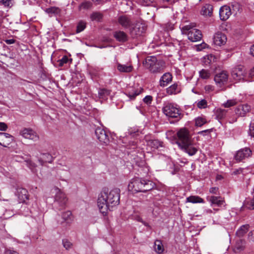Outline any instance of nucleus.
<instances>
[{"label": "nucleus", "mask_w": 254, "mask_h": 254, "mask_svg": "<svg viewBox=\"0 0 254 254\" xmlns=\"http://www.w3.org/2000/svg\"><path fill=\"white\" fill-rule=\"evenodd\" d=\"M93 2H94L96 4H99L100 3H102L103 2L107 1L108 0H92Z\"/></svg>", "instance_id": "nucleus-58"}, {"label": "nucleus", "mask_w": 254, "mask_h": 254, "mask_svg": "<svg viewBox=\"0 0 254 254\" xmlns=\"http://www.w3.org/2000/svg\"><path fill=\"white\" fill-rule=\"evenodd\" d=\"M211 131H212V129H206V130H202L201 131L199 132L198 133L201 134V133H202L203 132H210Z\"/></svg>", "instance_id": "nucleus-61"}, {"label": "nucleus", "mask_w": 254, "mask_h": 254, "mask_svg": "<svg viewBox=\"0 0 254 254\" xmlns=\"http://www.w3.org/2000/svg\"><path fill=\"white\" fill-rule=\"evenodd\" d=\"M154 249L158 254H161L164 251L163 246L160 240H156L154 243Z\"/></svg>", "instance_id": "nucleus-36"}, {"label": "nucleus", "mask_w": 254, "mask_h": 254, "mask_svg": "<svg viewBox=\"0 0 254 254\" xmlns=\"http://www.w3.org/2000/svg\"><path fill=\"white\" fill-rule=\"evenodd\" d=\"M207 123L205 119L202 117H198L195 119V125L201 127Z\"/></svg>", "instance_id": "nucleus-42"}, {"label": "nucleus", "mask_w": 254, "mask_h": 254, "mask_svg": "<svg viewBox=\"0 0 254 254\" xmlns=\"http://www.w3.org/2000/svg\"><path fill=\"white\" fill-rule=\"evenodd\" d=\"M62 217L66 223H71L73 220V216L70 211H66L62 214Z\"/></svg>", "instance_id": "nucleus-27"}, {"label": "nucleus", "mask_w": 254, "mask_h": 254, "mask_svg": "<svg viewBox=\"0 0 254 254\" xmlns=\"http://www.w3.org/2000/svg\"><path fill=\"white\" fill-rule=\"evenodd\" d=\"M102 17L103 15L99 12H93L90 15V18L92 21H99L102 19Z\"/></svg>", "instance_id": "nucleus-38"}, {"label": "nucleus", "mask_w": 254, "mask_h": 254, "mask_svg": "<svg viewBox=\"0 0 254 254\" xmlns=\"http://www.w3.org/2000/svg\"><path fill=\"white\" fill-rule=\"evenodd\" d=\"M204 89L205 91L209 92L213 90V86L211 85H206L205 86Z\"/></svg>", "instance_id": "nucleus-57"}, {"label": "nucleus", "mask_w": 254, "mask_h": 254, "mask_svg": "<svg viewBox=\"0 0 254 254\" xmlns=\"http://www.w3.org/2000/svg\"><path fill=\"white\" fill-rule=\"evenodd\" d=\"M113 36L117 41L125 43L128 40L127 35L124 31H116L113 33Z\"/></svg>", "instance_id": "nucleus-17"}, {"label": "nucleus", "mask_w": 254, "mask_h": 254, "mask_svg": "<svg viewBox=\"0 0 254 254\" xmlns=\"http://www.w3.org/2000/svg\"><path fill=\"white\" fill-rule=\"evenodd\" d=\"M250 53L254 57V44L252 45L250 48Z\"/></svg>", "instance_id": "nucleus-60"}, {"label": "nucleus", "mask_w": 254, "mask_h": 254, "mask_svg": "<svg viewBox=\"0 0 254 254\" xmlns=\"http://www.w3.org/2000/svg\"><path fill=\"white\" fill-rule=\"evenodd\" d=\"M163 142L158 139H150L147 141V145L154 149L162 146Z\"/></svg>", "instance_id": "nucleus-26"}, {"label": "nucleus", "mask_w": 254, "mask_h": 254, "mask_svg": "<svg viewBox=\"0 0 254 254\" xmlns=\"http://www.w3.org/2000/svg\"><path fill=\"white\" fill-rule=\"evenodd\" d=\"M252 154L251 150L249 148H245L237 151L235 158L237 161H241L246 157H249Z\"/></svg>", "instance_id": "nucleus-14"}, {"label": "nucleus", "mask_w": 254, "mask_h": 254, "mask_svg": "<svg viewBox=\"0 0 254 254\" xmlns=\"http://www.w3.org/2000/svg\"><path fill=\"white\" fill-rule=\"evenodd\" d=\"M249 225H243L242 226L240 229L237 232V234L239 237L243 236L245 234H246L248 231Z\"/></svg>", "instance_id": "nucleus-39"}, {"label": "nucleus", "mask_w": 254, "mask_h": 254, "mask_svg": "<svg viewBox=\"0 0 254 254\" xmlns=\"http://www.w3.org/2000/svg\"><path fill=\"white\" fill-rule=\"evenodd\" d=\"M197 106L199 108H205L207 106V101L205 99H202L197 103Z\"/></svg>", "instance_id": "nucleus-46"}, {"label": "nucleus", "mask_w": 254, "mask_h": 254, "mask_svg": "<svg viewBox=\"0 0 254 254\" xmlns=\"http://www.w3.org/2000/svg\"><path fill=\"white\" fill-rule=\"evenodd\" d=\"M140 178H133L128 185V189L129 191L133 192H140Z\"/></svg>", "instance_id": "nucleus-15"}, {"label": "nucleus", "mask_w": 254, "mask_h": 254, "mask_svg": "<svg viewBox=\"0 0 254 254\" xmlns=\"http://www.w3.org/2000/svg\"><path fill=\"white\" fill-rule=\"evenodd\" d=\"M42 157L38 160L42 166L44 165L45 163L48 162L51 163L53 160V156L49 153H43L41 154Z\"/></svg>", "instance_id": "nucleus-22"}, {"label": "nucleus", "mask_w": 254, "mask_h": 254, "mask_svg": "<svg viewBox=\"0 0 254 254\" xmlns=\"http://www.w3.org/2000/svg\"><path fill=\"white\" fill-rule=\"evenodd\" d=\"M249 76L251 78L254 77V67L250 70L249 72Z\"/></svg>", "instance_id": "nucleus-59"}, {"label": "nucleus", "mask_w": 254, "mask_h": 254, "mask_svg": "<svg viewBox=\"0 0 254 254\" xmlns=\"http://www.w3.org/2000/svg\"><path fill=\"white\" fill-rule=\"evenodd\" d=\"M143 91V89L141 87H139L137 89L132 88L131 90H128L126 95L129 98L130 100H134L135 97L141 93Z\"/></svg>", "instance_id": "nucleus-20"}, {"label": "nucleus", "mask_w": 254, "mask_h": 254, "mask_svg": "<svg viewBox=\"0 0 254 254\" xmlns=\"http://www.w3.org/2000/svg\"><path fill=\"white\" fill-rule=\"evenodd\" d=\"M172 75L169 72L165 73L162 76L160 79V85L162 87L166 86L172 81Z\"/></svg>", "instance_id": "nucleus-21"}, {"label": "nucleus", "mask_w": 254, "mask_h": 254, "mask_svg": "<svg viewBox=\"0 0 254 254\" xmlns=\"http://www.w3.org/2000/svg\"><path fill=\"white\" fill-rule=\"evenodd\" d=\"M187 202L193 203H203L204 200L198 196L191 195L187 198Z\"/></svg>", "instance_id": "nucleus-31"}, {"label": "nucleus", "mask_w": 254, "mask_h": 254, "mask_svg": "<svg viewBox=\"0 0 254 254\" xmlns=\"http://www.w3.org/2000/svg\"><path fill=\"white\" fill-rule=\"evenodd\" d=\"M7 128V126L3 122H0V130L5 131Z\"/></svg>", "instance_id": "nucleus-53"}, {"label": "nucleus", "mask_w": 254, "mask_h": 254, "mask_svg": "<svg viewBox=\"0 0 254 254\" xmlns=\"http://www.w3.org/2000/svg\"><path fill=\"white\" fill-rule=\"evenodd\" d=\"M95 133L97 139L103 144L107 145L109 142V136L107 132L101 127H97Z\"/></svg>", "instance_id": "nucleus-8"}, {"label": "nucleus", "mask_w": 254, "mask_h": 254, "mask_svg": "<svg viewBox=\"0 0 254 254\" xmlns=\"http://www.w3.org/2000/svg\"><path fill=\"white\" fill-rule=\"evenodd\" d=\"M92 6V3L90 1H84L81 3V4L79 6V8L80 9H88L90 8Z\"/></svg>", "instance_id": "nucleus-43"}, {"label": "nucleus", "mask_w": 254, "mask_h": 254, "mask_svg": "<svg viewBox=\"0 0 254 254\" xmlns=\"http://www.w3.org/2000/svg\"><path fill=\"white\" fill-rule=\"evenodd\" d=\"M228 76L227 72L223 70L215 75L214 80L218 86L221 87L227 83Z\"/></svg>", "instance_id": "nucleus-11"}, {"label": "nucleus", "mask_w": 254, "mask_h": 254, "mask_svg": "<svg viewBox=\"0 0 254 254\" xmlns=\"http://www.w3.org/2000/svg\"><path fill=\"white\" fill-rule=\"evenodd\" d=\"M0 3L5 7H11V0H1Z\"/></svg>", "instance_id": "nucleus-49"}, {"label": "nucleus", "mask_w": 254, "mask_h": 254, "mask_svg": "<svg viewBox=\"0 0 254 254\" xmlns=\"http://www.w3.org/2000/svg\"><path fill=\"white\" fill-rule=\"evenodd\" d=\"M111 90L106 88H100L98 90V97L100 99L106 100L111 94Z\"/></svg>", "instance_id": "nucleus-23"}, {"label": "nucleus", "mask_w": 254, "mask_h": 254, "mask_svg": "<svg viewBox=\"0 0 254 254\" xmlns=\"http://www.w3.org/2000/svg\"><path fill=\"white\" fill-rule=\"evenodd\" d=\"M152 101V97L151 96H149V95L146 96L143 99L144 102L147 105L151 104Z\"/></svg>", "instance_id": "nucleus-52"}, {"label": "nucleus", "mask_w": 254, "mask_h": 254, "mask_svg": "<svg viewBox=\"0 0 254 254\" xmlns=\"http://www.w3.org/2000/svg\"><path fill=\"white\" fill-rule=\"evenodd\" d=\"M216 61V58L213 55H208L204 58V63L205 65H209L211 63Z\"/></svg>", "instance_id": "nucleus-37"}, {"label": "nucleus", "mask_w": 254, "mask_h": 254, "mask_svg": "<svg viewBox=\"0 0 254 254\" xmlns=\"http://www.w3.org/2000/svg\"><path fill=\"white\" fill-rule=\"evenodd\" d=\"M252 194L253 195V198L250 200L245 201L244 203L245 207L250 210L254 209V187L252 191Z\"/></svg>", "instance_id": "nucleus-33"}, {"label": "nucleus", "mask_w": 254, "mask_h": 254, "mask_svg": "<svg viewBox=\"0 0 254 254\" xmlns=\"http://www.w3.org/2000/svg\"><path fill=\"white\" fill-rule=\"evenodd\" d=\"M231 14L230 7L227 5L222 6L219 10L220 19L223 21L227 20Z\"/></svg>", "instance_id": "nucleus-16"}, {"label": "nucleus", "mask_w": 254, "mask_h": 254, "mask_svg": "<svg viewBox=\"0 0 254 254\" xmlns=\"http://www.w3.org/2000/svg\"><path fill=\"white\" fill-rule=\"evenodd\" d=\"M56 190L58 191L55 196V204L58 205L59 210H62L66 207L68 199L59 188H56Z\"/></svg>", "instance_id": "nucleus-6"}, {"label": "nucleus", "mask_w": 254, "mask_h": 254, "mask_svg": "<svg viewBox=\"0 0 254 254\" xmlns=\"http://www.w3.org/2000/svg\"><path fill=\"white\" fill-rule=\"evenodd\" d=\"M178 85L175 83L166 89L167 93L169 95L176 94L180 92Z\"/></svg>", "instance_id": "nucleus-28"}, {"label": "nucleus", "mask_w": 254, "mask_h": 254, "mask_svg": "<svg viewBox=\"0 0 254 254\" xmlns=\"http://www.w3.org/2000/svg\"><path fill=\"white\" fill-rule=\"evenodd\" d=\"M227 110L222 109H217L215 111V115L216 118L219 120L224 119L226 115Z\"/></svg>", "instance_id": "nucleus-34"}, {"label": "nucleus", "mask_w": 254, "mask_h": 254, "mask_svg": "<svg viewBox=\"0 0 254 254\" xmlns=\"http://www.w3.org/2000/svg\"><path fill=\"white\" fill-rule=\"evenodd\" d=\"M146 27L144 24L136 23L134 26L130 29V35L132 39L141 36L145 32Z\"/></svg>", "instance_id": "nucleus-7"}, {"label": "nucleus", "mask_w": 254, "mask_h": 254, "mask_svg": "<svg viewBox=\"0 0 254 254\" xmlns=\"http://www.w3.org/2000/svg\"><path fill=\"white\" fill-rule=\"evenodd\" d=\"M245 242L242 240L237 241L234 251L235 253H239L245 248Z\"/></svg>", "instance_id": "nucleus-32"}, {"label": "nucleus", "mask_w": 254, "mask_h": 254, "mask_svg": "<svg viewBox=\"0 0 254 254\" xmlns=\"http://www.w3.org/2000/svg\"><path fill=\"white\" fill-rule=\"evenodd\" d=\"M218 190V188L213 187V188H211L210 189L209 191H210V192H211L212 193L216 194Z\"/></svg>", "instance_id": "nucleus-56"}, {"label": "nucleus", "mask_w": 254, "mask_h": 254, "mask_svg": "<svg viewBox=\"0 0 254 254\" xmlns=\"http://www.w3.org/2000/svg\"><path fill=\"white\" fill-rule=\"evenodd\" d=\"M213 6L210 4H206L202 7L201 13L202 15L211 16L212 14Z\"/></svg>", "instance_id": "nucleus-24"}, {"label": "nucleus", "mask_w": 254, "mask_h": 254, "mask_svg": "<svg viewBox=\"0 0 254 254\" xmlns=\"http://www.w3.org/2000/svg\"><path fill=\"white\" fill-rule=\"evenodd\" d=\"M177 135L178 139L176 143L181 149L190 156L194 155L198 150L193 145L189 131L185 128H182L178 131Z\"/></svg>", "instance_id": "nucleus-2"}, {"label": "nucleus", "mask_w": 254, "mask_h": 254, "mask_svg": "<svg viewBox=\"0 0 254 254\" xmlns=\"http://www.w3.org/2000/svg\"><path fill=\"white\" fill-rule=\"evenodd\" d=\"M120 192L119 189H114L109 192L105 189L101 191L97 200V204L101 213H106L108 210L119 204Z\"/></svg>", "instance_id": "nucleus-1"}, {"label": "nucleus", "mask_w": 254, "mask_h": 254, "mask_svg": "<svg viewBox=\"0 0 254 254\" xmlns=\"http://www.w3.org/2000/svg\"><path fill=\"white\" fill-rule=\"evenodd\" d=\"M86 23L85 22L80 21L78 22L76 26V33H80L86 28Z\"/></svg>", "instance_id": "nucleus-40"}, {"label": "nucleus", "mask_w": 254, "mask_h": 254, "mask_svg": "<svg viewBox=\"0 0 254 254\" xmlns=\"http://www.w3.org/2000/svg\"><path fill=\"white\" fill-rule=\"evenodd\" d=\"M117 69L120 71L123 72H130L133 69V67L131 65H127L125 64H118Z\"/></svg>", "instance_id": "nucleus-29"}, {"label": "nucleus", "mask_w": 254, "mask_h": 254, "mask_svg": "<svg viewBox=\"0 0 254 254\" xmlns=\"http://www.w3.org/2000/svg\"><path fill=\"white\" fill-rule=\"evenodd\" d=\"M209 201L212 204H216L218 206L222 205L224 201L221 197L212 196L210 197Z\"/></svg>", "instance_id": "nucleus-30"}, {"label": "nucleus", "mask_w": 254, "mask_h": 254, "mask_svg": "<svg viewBox=\"0 0 254 254\" xmlns=\"http://www.w3.org/2000/svg\"><path fill=\"white\" fill-rule=\"evenodd\" d=\"M141 4L144 6L150 5L154 1V0H139Z\"/></svg>", "instance_id": "nucleus-48"}, {"label": "nucleus", "mask_w": 254, "mask_h": 254, "mask_svg": "<svg viewBox=\"0 0 254 254\" xmlns=\"http://www.w3.org/2000/svg\"><path fill=\"white\" fill-rule=\"evenodd\" d=\"M46 12L50 14V16H52V14L56 15L60 14L61 12V10L58 7L53 6L47 8Z\"/></svg>", "instance_id": "nucleus-35"}, {"label": "nucleus", "mask_w": 254, "mask_h": 254, "mask_svg": "<svg viewBox=\"0 0 254 254\" xmlns=\"http://www.w3.org/2000/svg\"><path fill=\"white\" fill-rule=\"evenodd\" d=\"M164 64L163 61L158 60L155 56L147 57L143 62V66L153 73L161 72L164 68Z\"/></svg>", "instance_id": "nucleus-3"}, {"label": "nucleus", "mask_w": 254, "mask_h": 254, "mask_svg": "<svg viewBox=\"0 0 254 254\" xmlns=\"http://www.w3.org/2000/svg\"><path fill=\"white\" fill-rule=\"evenodd\" d=\"M249 133L251 136L254 137V122L250 124Z\"/></svg>", "instance_id": "nucleus-50"}, {"label": "nucleus", "mask_w": 254, "mask_h": 254, "mask_svg": "<svg viewBox=\"0 0 254 254\" xmlns=\"http://www.w3.org/2000/svg\"><path fill=\"white\" fill-rule=\"evenodd\" d=\"M199 76L201 78L207 79L210 76V72L205 69H202L199 71Z\"/></svg>", "instance_id": "nucleus-41"}, {"label": "nucleus", "mask_w": 254, "mask_h": 254, "mask_svg": "<svg viewBox=\"0 0 254 254\" xmlns=\"http://www.w3.org/2000/svg\"><path fill=\"white\" fill-rule=\"evenodd\" d=\"M237 103L235 100H229L226 103L223 104L224 107L229 108L236 105Z\"/></svg>", "instance_id": "nucleus-45"}, {"label": "nucleus", "mask_w": 254, "mask_h": 254, "mask_svg": "<svg viewBox=\"0 0 254 254\" xmlns=\"http://www.w3.org/2000/svg\"><path fill=\"white\" fill-rule=\"evenodd\" d=\"M5 254H19L16 251L8 249V250H5Z\"/></svg>", "instance_id": "nucleus-54"}, {"label": "nucleus", "mask_w": 254, "mask_h": 254, "mask_svg": "<svg viewBox=\"0 0 254 254\" xmlns=\"http://www.w3.org/2000/svg\"><path fill=\"white\" fill-rule=\"evenodd\" d=\"M20 134L23 137L35 141L38 140L39 138V135L37 133L30 128H24L20 131Z\"/></svg>", "instance_id": "nucleus-9"}, {"label": "nucleus", "mask_w": 254, "mask_h": 254, "mask_svg": "<svg viewBox=\"0 0 254 254\" xmlns=\"http://www.w3.org/2000/svg\"><path fill=\"white\" fill-rule=\"evenodd\" d=\"M238 171H235V172H234V173H235V174H237L238 173Z\"/></svg>", "instance_id": "nucleus-64"}, {"label": "nucleus", "mask_w": 254, "mask_h": 254, "mask_svg": "<svg viewBox=\"0 0 254 254\" xmlns=\"http://www.w3.org/2000/svg\"><path fill=\"white\" fill-rule=\"evenodd\" d=\"M19 199L23 202L28 199V194L27 190L25 189H20L18 190Z\"/></svg>", "instance_id": "nucleus-25"}, {"label": "nucleus", "mask_w": 254, "mask_h": 254, "mask_svg": "<svg viewBox=\"0 0 254 254\" xmlns=\"http://www.w3.org/2000/svg\"><path fill=\"white\" fill-rule=\"evenodd\" d=\"M118 21L119 23L124 28L129 27L132 23L130 18L127 15H121L118 17Z\"/></svg>", "instance_id": "nucleus-19"}, {"label": "nucleus", "mask_w": 254, "mask_h": 254, "mask_svg": "<svg viewBox=\"0 0 254 254\" xmlns=\"http://www.w3.org/2000/svg\"><path fill=\"white\" fill-rule=\"evenodd\" d=\"M138 221H141V222H142V223L144 224V225H145V226H147V224H146L145 223L143 222L141 220V219H140V218H139V219H138Z\"/></svg>", "instance_id": "nucleus-62"}, {"label": "nucleus", "mask_w": 254, "mask_h": 254, "mask_svg": "<svg viewBox=\"0 0 254 254\" xmlns=\"http://www.w3.org/2000/svg\"><path fill=\"white\" fill-rule=\"evenodd\" d=\"M155 184L151 181L140 178V192H145L152 190Z\"/></svg>", "instance_id": "nucleus-10"}, {"label": "nucleus", "mask_w": 254, "mask_h": 254, "mask_svg": "<svg viewBox=\"0 0 254 254\" xmlns=\"http://www.w3.org/2000/svg\"><path fill=\"white\" fill-rule=\"evenodd\" d=\"M245 74V68L241 65L234 68L231 72L233 78L237 80L244 79Z\"/></svg>", "instance_id": "nucleus-12"}, {"label": "nucleus", "mask_w": 254, "mask_h": 254, "mask_svg": "<svg viewBox=\"0 0 254 254\" xmlns=\"http://www.w3.org/2000/svg\"><path fill=\"white\" fill-rule=\"evenodd\" d=\"M250 110L251 107L248 104L241 105L236 108L235 113L239 116L244 117Z\"/></svg>", "instance_id": "nucleus-18"}, {"label": "nucleus", "mask_w": 254, "mask_h": 254, "mask_svg": "<svg viewBox=\"0 0 254 254\" xmlns=\"http://www.w3.org/2000/svg\"><path fill=\"white\" fill-rule=\"evenodd\" d=\"M164 1L168 2L170 0H163Z\"/></svg>", "instance_id": "nucleus-63"}, {"label": "nucleus", "mask_w": 254, "mask_h": 254, "mask_svg": "<svg viewBox=\"0 0 254 254\" xmlns=\"http://www.w3.org/2000/svg\"><path fill=\"white\" fill-rule=\"evenodd\" d=\"M181 30L183 34L188 35V39L191 42L198 41L202 38L201 31L193 28L190 25L184 26Z\"/></svg>", "instance_id": "nucleus-4"}, {"label": "nucleus", "mask_w": 254, "mask_h": 254, "mask_svg": "<svg viewBox=\"0 0 254 254\" xmlns=\"http://www.w3.org/2000/svg\"><path fill=\"white\" fill-rule=\"evenodd\" d=\"M163 112L165 115L169 118H182V115L178 108L172 104H168L163 108Z\"/></svg>", "instance_id": "nucleus-5"}, {"label": "nucleus", "mask_w": 254, "mask_h": 254, "mask_svg": "<svg viewBox=\"0 0 254 254\" xmlns=\"http://www.w3.org/2000/svg\"><path fill=\"white\" fill-rule=\"evenodd\" d=\"M4 42L8 45H10V44H14V43H15L16 42V40H14V39H6L4 40Z\"/></svg>", "instance_id": "nucleus-55"}, {"label": "nucleus", "mask_w": 254, "mask_h": 254, "mask_svg": "<svg viewBox=\"0 0 254 254\" xmlns=\"http://www.w3.org/2000/svg\"><path fill=\"white\" fill-rule=\"evenodd\" d=\"M0 135L1 136L2 138H8L10 139V141L13 140V136L11 135L10 134L5 132L0 133Z\"/></svg>", "instance_id": "nucleus-51"}, {"label": "nucleus", "mask_w": 254, "mask_h": 254, "mask_svg": "<svg viewBox=\"0 0 254 254\" xmlns=\"http://www.w3.org/2000/svg\"><path fill=\"white\" fill-rule=\"evenodd\" d=\"M227 41L226 35L221 32L216 33L213 37V43L215 45L221 46L224 45Z\"/></svg>", "instance_id": "nucleus-13"}, {"label": "nucleus", "mask_w": 254, "mask_h": 254, "mask_svg": "<svg viewBox=\"0 0 254 254\" xmlns=\"http://www.w3.org/2000/svg\"><path fill=\"white\" fill-rule=\"evenodd\" d=\"M63 244L64 247L66 249L68 250L71 248L72 244L68 241L67 239H64L63 240Z\"/></svg>", "instance_id": "nucleus-47"}, {"label": "nucleus", "mask_w": 254, "mask_h": 254, "mask_svg": "<svg viewBox=\"0 0 254 254\" xmlns=\"http://www.w3.org/2000/svg\"><path fill=\"white\" fill-rule=\"evenodd\" d=\"M69 59L66 56H64L62 59L60 60L58 62L59 63V66H63L64 64H66L68 62ZM70 63L72 62V59H70L69 60Z\"/></svg>", "instance_id": "nucleus-44"}]
</instances>
